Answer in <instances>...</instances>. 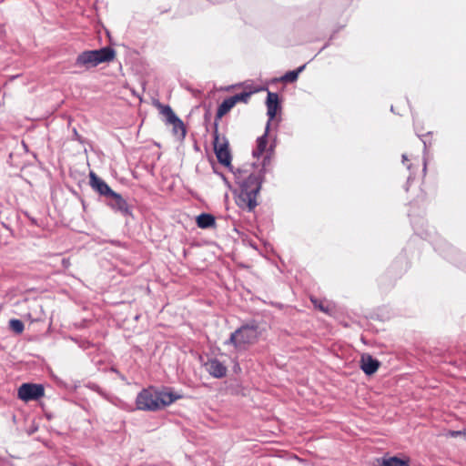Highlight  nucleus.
<instances>
[{"instance_id": "7c9ffc66", "label": "nucleus", "mask_w": 466, "mask_h": 466, "mask_svg": "<svg viewBox=\"0 0 466 466\" xmlns=\"http://www.w3.org/2000/svg\"><path fill=\"white\" fill-rule=\"evenodd\" d=\"M213 169H214V173H215V174H217L218 176H219V177H220V178H222V179H223V181H224L225 183H227V184L228 183V179H227L226 176H225L222 172H218V171H217V170L215 169V167H213Z\"/></svg>"}, {"instance_id": "a211bd4d", "label": "nucleus", "mask_w": 466, "mask_h": 466, "mask_svg": "<svg viewBox=\"0 0 466 466\" xmlns=\"http://www.w3.org/2000/svg\"><path fill=\"white\" fill-rule=\"evenodd\" d=\"M407 270V261L404 256L398 257L391 264L389 272L394 273V275L400 276Z\"/></svg>"}, {"instance_id": "39448f33", "label": "nucleus", "mask_w": 466, "mask_h": 466, "mask_svg": "<svg viewBox=\"0 0 466 466\" xmlns=\"http://www.w3.org/2000/svg\"><path fill=\"white\" fill-rule=\"evenodd\" d=\"M106 205L126 218H134L133 208L119 193L114 191L106 198Z\"/></svg>"}, {"instance_id": "cd10ccee", "label": "nucleus", "mask_w": 466, "mask_h": 466, "mask_svg": "<svg viewBox=\"0 0 466 466\" xmlns=\"http://www.w3.org/2000/svg\"><path fill=\"white\" fill-rule=\"evenodd\" d=\"M72 139L76 140L81 144L84 143L83 137L78 134L76 128H75V127L73 128V138Z\"/></svg>"}, {"instance_id": "2eb2a0df", "label": "nucleus", "mask_w": 466, "mask_h": 466, "mask_svg": "<svg viewBox=\"0 0 466 466\" xmlns=\"http://www.w3.org/2000/svg\"><path fill=\"white\" fill-rule=\"evenodd\" d=\"M380 367V362L370 355H363L360 360V368L367 375L374 374Z\"/></svg>"}, {"instance_id": "c9c22d12", "label": "nucleus", "mask_w": 466, "mask_h": 466, "mask_svg": "<svg viewBox=\"0 0 466 466\" xmlns=\"http://www.w3.org/2000/svg\"><path fill=\"white\" fill-rule=\"evenodd\" d=\"M25 291H29V292L35 291V288H30V289H27Z\"/></svg>"}, {"instance_id": "6e6552de", "label": "nucleus", "mask_w": 466, "mask_h": 466, "mask_svg": "<svg viewBox=\"0 0 466 466\" xmlns=\"http://www.w3.org/2000/svg\"><path fill=\"white\" fill-rule=\"evenodd\" d=\"M89 184L97 194L105 197L106 198L114 192L108 184L93 171L89 174Z\"/></svg>"}, {"instance_id": "f3484780", "label": "nucleus", "mask_w": 466, "mask_h": 466, "mask_svg": "<svg viewBox=\"0 0 466 466\" xmlns=\"http://www.w3.org/2000/svg\"><path fill=\"white\" fill-rule=\"evenodd\" d=\"M310 300L314 307L322 311L323 313L327 315H331L334 312L335 307L330 301L327 299H318L315 296H310Z\"/></svg>"}, {"instance_id": "9d476101", "label": "nucleus", "mask_w": 466, "mask_h": 466, "mask_svg": "<svg viewBox=\"0 0 466 466\" xmlns=\"http://www.w3.org/2000/svg\"><path fill=\"white\" fill-rule=\"evenodd\" d=\"M205 369L213 378L221 379L227 374V367L217 359L208 360Z\"/></svg>"}, {"instance_id": "0eeeda50", "label": "nucleus", "mask_w": 466, "mask_h": 466, "mask_svg": "<svg viewBox=\"0 0 466 466\" xmlns=\"http://www.w3.org/2000/svg\"><path fill=\"white\" fill-rule=\"evenodd\" d=\"M434 248L446 259L452 263L458 262L460 251L446 240H440L435 244Z\"/></svg>"}, {"instance_id": "aec40b11", "label": "nucleus", "mask_w": 466, "mask_h": 466, "mask_svg": "<svg viewBox=\"0 0 466 466\" xmlns=\"http://www.w3.org/2000/svg\"><path fill=\"white\" fill-rule=\"evenodd\" d=\"M160 108V113L166 116L167 124L173 123V121H177V116L175 114L173 109L168 105L158 104Z\"/></svg>"}, {"instance_id": "f8f14e48", "label": "nucleus", "mask_w": 466, "mask_h": 466, "mask_svg": "<svg viewBox=\"0 0 466 466\" xmlns=\"http://www.w3.org/2000/svg\"><path fill=\"white\" fill-rule=\"evenodd\" d=\"M97 66L102 63H108L115 59L116 51L111 46H104L93 50Z\"/></svg>"}, {"instance_id": "4be33fe9", "label": "nucleus", "mask_w": 466, "mask_h": 466, "mask_svg": "<svg viewBox=\"0 0 466 466\" xmlns=\"http://www.w3.org/2000/svg\"><path fill=\"white\" fill-rule=\"evenodd\" d=\"M381 466H409L408 461L401 460L398 457L384 458Z\"/></svg>"}, {"instance_id": "412c9836", "label": "nucleus", "mask_w": 466, "mask_h": 466, "mask_svg": "<svg viewBox=\"0 0 466 466\" xmlns=\"http://www.w3.org/2000/svg\"><path fill=\"white\" fill-rule=\"evenodd\" d=\"M169 125L173 126V132L176 135H178L181 137V138H185L187 134V129L184 125V122L177 116V121H173V123H169Z\"/></svg>"}, {"instance_id": "4c0bfd02", "label": "nucleus", "mask_w": 466, "mask_h": 466, "mask_svg": "<svg viewBox=\"0 0 466 466\" xmlns=\"http://www.w3.org/2000/svg\"><path fill=\"white\" fill-rule=\"evenodd\" d=\"M205 121H208V114H205Z\"/></svg>"}, {"instance_id": "c756f323", "label": "nucleus", "mask_w": 466, "mask_h": 466, "mask_svg": "<svg viewBox=\"0 0 466 466\" xmlns=\"http://www.w3.org/2000/svg\"><path fill=\"white\" fill-rule=\"evenodd\" d=\"M413 179H414L413 175H412V173L410 172V175H409V177H408V178H407V183H406V185H405V190H406V191H408V190H409V186H410V182H411Z\"/></svg>"}, {"instance_id": "58836bf2", "label": "nucleus", "mask_w": 466, "mask_h": 466, "mask_svg": "<svg viewBox=\"0 0 466 466\" xmlns=\"http://www.w3.org/2000/svg\"><path fill=\"white\" fill-rule=\"evenodd\" d=\"M410 221H411V224L414 225L415 222L412 218L410 219Z\"/></svg>"}, {"instance_id": "393cba45", "label": "nucleus", "mask_w": 466, "mask_h": 466, "mask_svg": "<svg viewBox=\"0 0 466 466\" xmlns=\"http://www.w3.org/2000/svg\"><path fill=\"white\" fill-rule=\"evenodd\" d=\"M431 132H428L426 135H422V136L418 135V136L420 137V139H421V141H422V143H423V146H424V149H423V154H424V155L426 154V152H427V147H428L427 141L424 139V137H425L426 136L431 135ZM426 170H427V161H426V157H425V156H424V157H423V168H422L423 176H425V174H426Z\"/></svg>"}, {"instance_id": "f03ea898", "label": "nucleus", "mask_w": 466, "mask_h": 466, "mask_svg": "<svg viewBox=\"0 0 466 466\" xmlns=\"http://www.w3.org/2000/svg\"><path fill=\"white\" fill-rule=\"evenodd\" d=\"M180 398L172 392L159 391L152 387L143 389L136 398V406L139 410L157 411Z\"/></svg>"}, {"instance_id": "4468645a", "label": "nucleus", "mask_w": 466, "mask_h": 466, "mask_svg": "<svg viewBox=\"0 0 466 466\" xmlns=\"http://www.w3.org/2000/svg\"><path fill=\"white\" fill-rule=\"evenodd\" d=\"M270 130L269 123L266 124L264 134L257 138V148L252 151V156L258 158L267 151L268 137Z\"/></svg>"}, {"instance_id": "20e7f679", "label": "nucleus", "mask_w": 466, "mask_h": 466, "mask_svg": "<svg viewBox=\"0 0 466 466\" xmlns=\"http://www.w3.org/2000/svg\"><path fill=\"white\" fill-rule=\"evenodd\" d=\"M258 326L256 324H248L231 333L228 343L233 344L238 350H242L254 344L258 340Z\"/></svg>"}, {"instance_id": "9b49d317", "label": "nucleus", "mask_w": 466, "mask_h": 466, "mask_svg": "<svg viewBox=\"0 0 466 466\" xmlns=\"http://www.w3.org/2000/svg\"><path fill=\"white\" fill-rule=\"evenodd\" d=\"M75 66H84L86 69L96 67L97 64L93 50H86L81 52L76 58Z\"/></svg>"}, {"instance_id": "c85d7f7f", "label": "nucleus", "mask_w": 466, "mask_h": 466, "mask_svg": "<svg viewBox=\"0 0 466 466\" xmlns=\"http://www.w3.org/2000/svg\"><path fill=\"white\" fill-rule=\"evenodd\" d=\"M61 264L64 268H67L71 265L70 259L68 258H63L61 260Z\"/></svg>"}, {"instance_id": "473e14b6", "label": "nucleus", "mask_w": 466, "mask_h": 466, "mask_svg": "<svg viewBox=\"0 0 466 466\" xmlns=\"http://www.w3.org/2000/svg\"><path fill=\"white\" fill-rule=\"evenodd\" d=\"M306 66H307V64H304V65L299 66L297 69H295V72H297L298 76L306 68Z\"/></svg>"}, {"instance_id": "ddd939ff", "label": "nucleus", "mask_w": 466, "mask_h": 466, "mask_svg": "<svg viewBox=\"0 0 466 466\" xmlns=\"http://www.w3.org/2000/svg\"><path fill=\"white\" fill-rule=\"evenodd\" d=\"M236 105L230 96L225 98L218 106L215 116V120L213 123V129L215 128V125L217 124V129L218 130V121L228 113Z\"/></svg>"}, {"instance_id": "5701e85b", "label": "nucleus", "mask_w": 466, "mask_h": 466, "mask_svg": "<svg viewBox=\"0 0 466 466\" xmlns=\"http://www.w3.org/2000/svg\"><path fill=\"white\" fill-rule=\"evenodd\" d=\"M9 327L13 331H15L17 334L22 333L24 330V328H25L24 323L20 319H10Z\"/></svg>"}, {"instance_id": "e433bc0d", "label": "nucleus", "mask_w": 466, "mask_h": 466, "mask_svg": "<svg viewBox=\"0 0 466 466\" xmlns=\"http://www.w3.org/2000/svg\"><path fill=\"white\" fill-rule=\"evenodd\" d=\"M407 168L410 171L411 170V164L407 165Z\"/></svg>"}, {"instance_id": "f257e3e1", "label": "nucleus", "mask_w": 466, "mask_h": 466, "mask_svg": "<svg viewBox=\"0 0 466 466\" xmlns=\"http://www.w3.org/2000/svg\"><path fill=\"white\" fill-rule=\"evenodd\" d=\"M271 155L268 154L262 159L261 168L257 173H249L238 181L239 191L236 196L237 206L248 212H252L258 205L257 197L261 190L265 179L266 167L269 165Z\"/></svg>"}, {"instance_id": "bb28decb", "label": "nucleus", "mask_w": 466, "mask_h": 466, "mask_svg": "<svg viewBox=\"0 0 466 466\" xmlns=\"http://www.w3.org/2000/svg\"><path fill=\"white\" fill-rule=\"evenodd\" d=\"M277 146V137H275L270 142L268 147H267V153L272 155Z\"/></svg>"}, {"instance_id": "dca6fc26", "label": "nucleus", "mask_w": 466, "mask_h": 466, "mask_svg": "<svg viewBox=\"0 0 466 466\" xmlns=\"http://www.w3.org/2000/svg\"><path fill=\"white\" fill-rule=\"evenodd\" d=\"M196 224L201 229H208L216 227V218L210 213L203 212L196 217Z\"/></svg>"}, {"instance_id": "1a4fd4ad", "label": "nucleus", "mask_w": 466, "mask_h": 466, "mask_svg": "<svg viewBox=\"0 0 466 466\" xmlns=\"http://www.w3.org/2000/svg\"><path fill=\"white\" fill-rule=\"evenodd\" d=\"M268 91L266 106H267V116L268 117L267 123H269L271 126V122L276 117V115L279 110L281 108L280 99L277 93Z\"/></svg>"}, {"instance_id": "423d86ee", "label": "nucleus", "mask_w": 466, "mask_h": 466, "mask_svg": "<svg viewBox=\"0 0 466 466\" xmlns=\"http://www.w3.org/2000/svg\"><path fill=\"white\" fill-rule=\"evenodd\" d=\"M45 394L41 384L24 383L18 388V398L24 401L36 400Z\"/></svg>"}, {"instance_id": "a878e982", "label": "nucleus", "mask_w": 466, "mask_h": 466, "mask_svg": "<svg viewBox=\"0 0 466 466\" xmlns=\"http://www.w3.org/2000/svg\"><path fill=\"white\" fill-rule=\"evenodd\" d=\"M23 214H24V215L28 218V220L30 221V224H31L32 226H35V227H39V226H40V224H39L38 220H37L35 218L32 217V216L29 214V212H27V211H24V212H23Z\"/></svg>"}, {"instance_id": "b1692460", "label": "nucleus", "mask_w": 466, "mask_h": 466, "mask_svg": "<svg viewBox=\"0 0 466 466\" xmlns=\"http://www.w3.org/2000/svg\"><path fill=\"white\" fill-rule=\"evenodd\" d=\"M297 72L295 70H290L286 72L279 80L285 83H293L298 80Z\"/></svg>"}, {"instance_id": "f704fd0d", "label": "nucleus", "mask_w": 466, "mask_h": 466, "mask_svg": "<svg viewBox=\"0 0 466 466\" xmlns=\"http://www.w3.org/2000/svg\"><path fill=\"white\" fill-rule=\"evenodd\" d=\"M460 433H461L460 431H451V436H457V435H459Z\"/></svg>"}, {"instance_id": "72a5a7b5", "label": "nucleus", "mask_w": 466, "mask_h": 466, "mask_svg": "<svg viewBox=\"0 0 466 466\" xmlns=\"http://www.w3.org/2000/svg\"><path fill=\"white\" fill-rule=\"evenodd\" d=\"M408 161V157L406 154L402 155V163L405 164V162Z\"/></svg>"}, {"instance_id": "2f4dec72", "label": "nucleus", "mask_w": 466, "mask_h": 466, "mask_svg": "<svg viewBox=\"0 0 466 466\" xmlns=\"http://www.w3.org/2000/svg\"><path fill=\"white\" fill-rule=\"evenodd\" d=\"M335 34H336V32H334V33L330 35V37H329V41H328V42H327V43L322 46V48L320 49V51L324 50L325 48H327V47L330 45V41L335 37Z\"/></svg>"}, {"instance_id": "7ed1b4c3", "label": "nucleus", "mask_w": 466, "mask_h": 466, "mask_svg": "<svg viewBox=\"0 0 466 466\" xmlns=\"http://www.w3.org/2000/svg\"><path fill=\"white\" fill-rule=\"evenodd\" d=\"M213 147L218 163L234 174L236 182L238 184V181H241L242 175L247 174L248 171L241 168L235 169L232 166V156L229 150L228 141L224 137L222 138V142H220L219 133L217 129V124L215 125V128L213 130Z\"/></svg>"}, {"instance_id": "6ab92c4d", "label": "nucleus", "mask_w": 466, "mask_h": 466, "mask_svg": "<svg viewBox=\"0 0 466 466\" xmlns=\"http://www.w3.org/2000/svg\"><path fill=\"white\" fill-rule=\"evenodd\" d=\"M260 90H268V87H261L251 91H242L240 93L235 94L234 96H231V99L233 100L234 104L236 105L238 102L248 103L250 96L258 91Z\"/></svg>"}]
</instances>
